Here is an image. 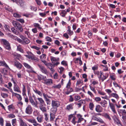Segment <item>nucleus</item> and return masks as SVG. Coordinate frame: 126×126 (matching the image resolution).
<instances>
[{"label":"nucleus","mask_w":126,"mask_h":126,"mask_svg":"<svg viewBox=\"0 0 126 126\" xmlns=\"http://www.w3.org/2000/svg\"><path fill=\"white\" fill-rule=\"evenodd\" d=\"M17 3H19L21 6L22 7L24 5V1L23 0H18Z\"/></svg>","instance_id":"c9c22d12"},{"label":"nucleus","mask_w":126,"mask_h":126,"mask_svg":"<svg viewBox=\"0 0 126 126\" xmlns=\"http://www.w3.org/2000/svg\"><path fill=\"white\" fill-rule=\"evenodd\" d=\"M38 66L40 68V70L43 73L45 74H47L48 73L47 71L46 68L42 65L38 64Z\"/></svg>","instance_id":"1a4fd4ad"},{"label":"nucleus","mask_w":126,"mask_h":126,"mask_svg":"<svg viewBox=\"0 0 126 126\" xmlns=\"http://www.w3.org/2000/svg\"><path fill=\"white\" fill-rule=\"evenodd\" d=\"M40 58L41 60H44L46 58V55L45 54H42L40 56Z\"/></svg>","instance_id":"09e8293b"},{"label":"nucleus","mask_w":126,"mask_h":126,"mask_svg":"<svg viewBox=\"0 0 126 126\" xmlns=\"http://www.w3.org/2000/svg\"><path fill=\"white\" fill-rule=\"evenodd\" d=\"M59 69L60 70V71L59 72V73L61 74L62 73L64 70V68L61 67L59 68Z\"/></svg>","instance_id":"774afa93"},{"label":"nucleus","mask_w":126,"mask_h":126,"mask_svg":"<svg viewBox=\"0 0 126 126\" xmlns=\"http://www.w3.org/2000/svg\"><path fill=\"white\" fill-rule=\"evenodd\" d=\"M89 87L91 90L94 93L96 94V91L95 90V87H93L91 85H89Z\"/></svg>","instance_id":"58836bf2"},{"label":"nucleus","mask_w":126,"mask_h":126,"mask_svg":"<svg viewBox=\"0 0 126 126\" xmlns=\"http://www.w3.org/2000/svg\"><path fill=\"white\" fill-rule=\"evenodd\" d=\"M68 30H67V32H68V34L70 35H71L73 33V31H71L70 29H71V27L69 26H68Z\"/></svg>","instance_id":"412c9836"},{"label":"nucleus","mask_w":126,"mask_h":126,"mask_svg":"<svg viewBox=\"0 0 126 126\" xmlns=\"http://www.w3.org/2000/svg\"><path fill=\"white\" fill-rule=\"evenodd\" d=\"M33 25L35 28H37L39 30H41L42 29L40 25L38 23H34L33 24Z\"/></svg>","instance_id":"c85d7f7f"},{"label":"nucleus","mask_w":126,"mask_h":126,"mask_svg":"<svg viewBox=\"0 0 126 126\" xmlns=\"http://www.w3.org/2000/svg\"><path fill=\"white\" fill-rule=\"evenodd\" d=\"M17 50L21 53H23L24 52L23 50L21 48V46L19 45L17 46Z\"/></svg>","instance_id":"f704fd0d"},{"label":"nucleus","mask_w":126,"mask_h":126,"mask_svg":"<svg viewBox=\"0 0 126 126\" xmlns=\"http://www.w3.org/2000/svg\"><path fill=\"white\" fill-rule=\"evenodd\" d=\"M94 100L96 102H99L100 101H101V98L100 97H97L95 98L94 99Z\"/></svg>","instance_id":"338daca9"},{"label":"nucleus","mask_w":126,"mask_h":126,"mask_svg":"<svg viewBox=\"0 0 126 126\" xmlns=\"http://www.w3.org/2000/svg\"><path fill=\"white\" fill-rule=\"evenodd\" d=\"M74 99L75 101H77L80 99V97L79 95H76L74 96Z\"/></svg>","instance_id":"3c124183"},{"label":"nucleus","mask_w":126,"mask_h":126,"mask_svg":"<svg viewBox=\"0 0 126 126\" xmlns=\"http://www.w3.org/2000/svg\"><path fill=\"white\" fill-rule=\"evenodd\" d=\"M61 85L60 84L57 85L54 84L52 87V88L53 89H59L61 88Z\"/></svg>","instance_id":"bb28decb"},{"label":"nucleus","mask_w":126,"mask_h":126,"mask_svg":"<svg viewBox=\"0 0 126 126\" xmlns=\"http://www.w3.org/2000/svg\"><path fill=\"white\" fill-rule=\"evenodd\" d=\"M100 104L102 107L106 108L107 106L108 103L106 100H102L100 102Z\"/></svg>","instance_id":"f3484780"},{"label":"nucleus","mask_w":126,"mask_h":126,"mask_svg":"<svg viewBox=\"0 0 126 126\" xmlns=\"http://www.w3.org/2000/svg\"><path fill=\"white\" fill-rule=\"evenodd\" d=\"M57 110V108L55 107H53L51 108V111L52 113H53L54 114H55L56 113Z\"/></svg>","instance_id":"e433bc0d"},{"label":"nucleus","mask_w":126,"mask_h":126,"mask_svg":"<svg viewBox=\"0 0 126 126\" xmlns=\"http://www.w3.org/2000/svg\"><path fill=\"white\" fill-rule=\"evenodd\" d=\"M1 42L3 44V45L4 47L8 50L11 49L10 45L9 42L4 39H2Z\"/></svg>","instance_id":"7ed1b4c3"},{"label":"nucleus","mask_w":126,"mask_h":126,"mask_svg":"<svg viewBox=\"0 0 126 126\" xmlns=\"http://www.w3.org/2000/svg\"><path fill=\"white\" fill-rule=\"evenodd\" d=\"M109 105L112 111L114 114H116L117 112L115 109V105L113 103L110 102V100L109 101Z\"/></svg>","instance_id":"9d476101"},{"label":"nucleus","mask_w":126,"mask_h":126,"mask_svg":"<svg viewBox=\"0 0 126 126\" xmlns=\"http://www.w3.org/2000/svg\"><path fill=\"white\" fill-rule=\"evenodd\" d=\"M11 30L12 32L16 35H18L19 34V33L14 28H12L11 29Z\"/></svg>","instance_id":"4c0bfd02"},{"label":"nucleus","mask_w":126,"mask_h":126,"mask_svg":"<svg viewBox=\"0 0 126 126\" xmlns=\"http://www.w3.org/2000/svg\"><path fill=\"white\" fill-rule=\"evenodd\" d=\"M4 120L1 117H0V125L1 126H3L4 125Z\"/></svg>","instance_id":"a18cd8bd"},{"label":"nucleus","mask_w":126,"mask_h":126,"mask_svg":"<svg viewBox=\"0 0 126 126\" xmlns=\"http://www.w3.org/2000/svg\"><path fill=\"white\" fill-rule=\"evenodd\" d=\"M73 104H70L67 106L66 109L68 110H71L73 109Z\"/></svg>","instance_id":"473e14b6"},{"label":"nucleus","mask_w":126,"mask_h":126,"mask_svg":"<svg viewBox=\"0 0 126 126\" xmlns=\"http://www.w3.org/2000/svg\"><path fill=\"white\" fill-rule=\"evenodd\" d=\"M54 115L55 114H53V113H50V120L51 121L53 120L55 118Z\"/></svg>","instance_id":"c03bdc74"},{"label":"nucleus","mask_w":126,"mask_h":126,"mask_svg":"<svg viewBox=\"0 0 126 126\" xmlns=\"http://www.w3.org/2000/svg\"><path fill=\"white\" fill-rule=\"evenodd\" d=\"M53 79H58L59 76L57 73H56L53 76Z\"/></svg>","instance_id":"052dcab7"},{"label":"nucleus","mask_w":126,"mask_h":126,"mask_svg":"<svg viewBox=\"0 0 126 126\" xmlns=\"http://www.w3.org/2000/svg\"><path fill=\"white\" fill-rule=\"evenodd\" d=\"M44 83L48 85H50L53 83V80L51 79H44Z\"/></svg>","instance_id":"f8f14e48"},{"label":"nucleus","mask_w":126,"mask_h":126,"mask_svg":"<svg viewBox=\"0 0 126 126\" xmlns=\"http://www.w3.org/2000/svg\"><path fill=\"white\" fill-rule=\"evenodd\" d=\"M87 94L92 98H93V97H94V95L93 94L91 91H88Z\"/></svg>","instance_id":"8fccbe9b"},{"label":"nucleus","mask_w":126,"mask_h":126,"mask_svg":"<svg viewBox=\"0 0 126 126\" xmlns=\"http://www.w3.org/2000/svg\"><path fill=\"white\" fill-rule=\"evenodd\" d=\"M76 117L75 116L73 117V119L71 121L72 123L74 124V125H75L77 123V121H76Z\"/></svg>","instance_id":"79ce46f5"},{"label":"nucleus","mask_w":126,"mask_h":126,"mask_svg":"<svg viewBox=\"0 0 126 126\" xmlns=\"http://www.w3.org/2000/svg\"><path fill=\"white\" fill-rule=\"evenodd\" d=\"M13 16L14 17H17L18 18L20 17L21 16V15H19L16 13H15L14 14Z\"/></svg>","instance_id":"680f3d73"},{"label":"nucleus","mask_w":126,"mask_h":126,"mask_svg":"<svg viewBox=\"0 0 126 126\" xmlns=\"http://www.w3.org/2000/svg\"><path fill=\"white\" fill-rule=\"evenodd\" d=\"M83 82V81L82 80L80 79H79L77 81L76 85L77 86H78L79 84L82 83Z\"/></svg>","instance_id":"5fc2aeb1"},{"label":"nucleus","mask_w":126,"mask_h":126,"mask_svg":"<svg viewBox=\"0 0 126 126\" xmlns=\"http://www.w3.org/2000/svg\"><path fill=\"white\" fill-rule=\"evenodd\" d=\"M71 79H69L66 84V88L64 90V93L67 95L69 94L73 91V89L71 87Z\"/></svg>","instance_id":"f257e3e1"},{"label":"nucleus","mask_w":126,"mask_h":126,"mask_svg":"<svg viewBox=\"0 0 126 126\" xmlns=\"http://www.w3.org/2000/svg\"><path fill=\"white\" fill-rule=\"evenodd\" d=\"M0 65L4 66L7 68L8 69H10L8 66L4 62L0 61Z\"/></svg>","instance_id":"4be33fe9"},{"label":"nucleus","mask_w":126,"mask_h":126,"mask_svg":"<svg viewBox=\"0 0 126 126\" xmlns=\"http://www.w3.org/2000/svg\"><path fill=\"white\" fill-rule=\"evenodd\" d=\"M94 104L92 103H90L89 104V108L91 110H93L94 107Z\"/></svg>","instance_id":"37998d69"},{"label":"nucleus","mask_w":126,"mask_h":126,"mask_svg":"<svg viewBox=\"0 0 126 126\" xmlns=\"http://www.w3.org/2000/svg\"><path fill=\"white\" fill-rule=\"evenodd\" d=\"M20 126H28L27 124L21 119H20Z\"/></svg>","instance_id":"393cba45"},{"label":"nucleus","mask_w":126,"mask_h":126,"mask_svg":"<svg viewBox=\"0 0 126 126\" xmlns=\"http://www.w3.org/2000/svg\"><path fill=\"white\" fill-rule=\"evenodd\" d=\"M103 116L106 118L108 119L109 120H110L111 119L109 115L107 113H105L103 114Z\"/></svg>","instance_id":"a19ab883"},{"label":"nucleus","mask_w":126,"mask_h":126,"mask_svg":"<svg viewBox=\"0 0 126 126\" xmlns=\"http://www.w3.org/2000/svg\"><path fill=\"white\" fill-rule=\"evenodd\" d=\"M15 39L17 41L19 42L20 43L23 44V41L22 40H21L19 38L17 37H16L15 38Z\"/></svg>","instance_id":"ea45409f"},{"label":"nucleus","mask_w":126,"mask_h":126,"mask_svg":"<svg viewBox=\"0 0 126 126\" xmlns=\"http://www.w3.org/2000/svg\"><path fill=\"white\" fill-rule=\"evenodd\" d=\"M1 95L2 97L4 98H5L8 96V94L4 93H1Z\"/></svg>","instance_id":"de8ad7c7"},{"label":"nucleus","mask_w":126,"mask_h":126,"mask_svg":"<svg viewBox=\"0 0 126 126\" xmlns=\"http://www.w3.org/2000/svg\"><path fill=\"white\" fill-rule=\"evenodd\" d=\"M27 121L33 124L34 126H41V125L38 123L34 119H28Z\"/></svg>","instance_id":"20e7f679"},{"label":"nucleus","mask_w":126,"mask_h":126,"mask_svg":"<svg viewBox=\"0 0 126 126\" xmlns=\"http://www.w3.org/2000/svg\"><path fill=\"white\" fill-rule=\"evenodd\" d=\"M96 121L99 122L101 124H105L104 121L102 119L100 118H98V119Z\"/></svg>","instance_id":"13d9d810"},{"label":"nucleus","mask_w":126,"mask_h":126,"mask_svg":"<svg viewBox=\"0 0 126 126\" xmlns=\"http://www.w3.org/2000/svg\"><path fill=\"white\" fill-rule=\"evenodd\" d=\"M119 113H121L125 115H126V111L125 110H118Z\"/></svg>","instance_id":"c756f323"},{"label":"nucleus","mask_w":126,"mask_h":126,"mask_svg":"<svg viewBox=\"0 0 126 126\" xmlns=\"http://www.w3.org/2000/svg\"><path fill=\"white\" fill-rule=\"evenodd\" d=\"M20 37L23 40V44L25 45V44H28L30 42V40L27 38L25 37L24 36L22 35H20Z\"/></svg>","instance_id":"6e6552de"},{"label":"nucleus","mask_w":126,"mask_h":126,"mask_svg":"<svg viewBox=\"0 0 126 126\" xmlns=\"http://www.w3.org/2000/svg\"><path fill=\"white\" fill-rule=\"evenodd\" d=\"M95 110L97 112H101L103 110V108L100 105H97L96 106Z\"/></svg>","instance_id":"4468645a"},{"label":"nucleus","mask_w":126,"mask_h":126,"mask_svg":"<svg viewBox=\"0 0 126 126\" xmlns=\"http://www.w3.org/2000/svg\"><path fill=\"white\" fill-rule=\"evenodd\" d=\"M61 64L64 66H67L68 65L67 62L65 61H63L61 63Z\"/></svg>","instance_id":"603ef678"},{"label":"nucleus","mask_w":126,"mask_h":126,"mask_svg":"<svg viewBox=\"0 0 126 126\" xmlns=\"http://www.w3.org/2000/svg\"><path fill=\"white\" fill-rule=\"evenodd\" d=\"M16 97L18 99L19 101H20L22 100V98L21 95L19 94H18Z\"/></svg>","instance_id":"6e6d98bb"},{"label":"nucleus","mask_w":126,"mask_h":126,"mask_svg":"<svg viewBox=\"0 0 126 126\" xmlns=\"http://www.w3.org/2000/svg\"><path fill=\"white\" fill-rule=\"evenodd\" d=\"M13 90L15 92L18 93L21 92L20 89L17 84L14 85Z\"/></svg>","instance_id":"dca6fc26"},{"label":"nucleus","mask_w":126,"mask_h":126,"mask_svg":"<svg viewBox=\"0 0 126 126\" xmlns=\"http://www.w3.org/2000/svg\"><path fill=\"white\" fill-rule=\"evenodd\" d=\"M35 93L40 96H42V94L41 92L39 91L35 88L33 89Z\"/></svg>","instance_id":"b1692460"},{"label":"nucleus","mask_w":126,"mask_h":126,"mask_svg":"<svg viewBox=\"0 0 126 126\" xmlns=\"http://www.w3.org/2000/svg\"><path fill=\"white\" fill-rule=\"evenodd\" d=\"M92 116L91 118L92 120L96 121L98 118L96 117L97 115H101V114L99 113H96L93 112L91 114Z\"/></svg>","instance_id":"9b49d317"},{"label":"nucleus","mask_w":126,"mask_h":126,"mask_svg":"<svg viewBox=\"0 0 126 126\" xmlns=\"http://www.w3.org/2000/svg\"><path fill=\"white\" fill-rule=\"evenodd\" d=\"M23 64L24 66L27 68L29 69L31 67V66L28 63H24Z\"/></svg>","instance_id":"bf43d9fd"},{"label":"nucleus","mask_w":126,"mask_h":126,"mask_svg":"<svg viewBox=\"0 0 126 126\" xmlns=\"http://www.w3.org/2000/svg\"><path fill=\"white\" fill-rule=\"evenodd\" d=\"M104 73L102 71H100V76H98V78L100 80H101L102 81L108 77V76H106L104 75Z\"/></svg>","instance_id":"ddd939ff"},{"label":"nucleus","mask_w":126,"mask_h":126,"mask_svg":"<svg viewBox=\"0 0 126 126\" xmlns=\"http://www.w3.org/2000/svg\"><path fill=\"white\" fill-rule=\"evenodd\" d=\"M29 99L30 102L32 106L35 107L37 108L38 107L37 101H36V103L35 102L31 96H29Z\"/></svg>","instance_id":"423d86ee"},{"label":"nucleus","mask_w":126,"mask_h":126,"mask_svg":"<svg viewBox=\"0 0 126 126\" xmlns=\"http://www.w3.org/2000/svg\"><path fill=\"white\" fill-rule=\"evenodd\" d=\"M37 99L40 103V105H43L45 104L44 101L42 98H37Z\"/></svg>","instance_id":"7c9ffc66"},{"label":"nucleus","mask_w":126,"mask_h":126,"mask_svg":"<svg viewBox=\"0 0 126 126\" xmlns=\"http://www.w3.org/2000/svg\"><path fill=\"white\" fill-rule=\"evenodd\" d=\"M114 122L118 126H122L120 121L116 117L113 119Z\"/></svg>","instance_id":"6ab92c4d"},{"label":"nucleus","mask_w":126,"mask_h":126,"mask_svg":"<svg viewBox=\"0 0 126 126\" xmlns=\"http://www.w3.org/2000/svg\"><path fill=\"white\" fill-rule=\"evenodd\" d=\"M38 122L39 123H41L43 121V117H42L38 116L36 118Z\"/></svg>","instance_id":"72a5a7b5"},{"label":"nucleus","mask_w":126,"mask_h":126,"mask_svg":"<svg viewBox=\"0 0 126 126\" xmlns=\"http://www.w3.org/2000/svg\"><path fill=\"white\" fill-rule=\"evenodd\" d=\"M11 81L13 83L14 85L17 84L16 83V80L15 79L12 78L11 79Z\"/></svg>","instance_id":"0e129e2a"},{"label":"nucleus","mask_w":126,"mask_h":126,"mask_svg":"<svg viewBox=\"0 0 126 126\" xmlns=\"http://www.w3.org/2000/svg\"><path fill=\"white\" fill-rule=\"evenodd\" d=\"M33 111L31 105H28L27 107L25 110V113L28 114H31Z\"/></svg>","instance_id":"39448f33"},{"label":"nucleus","mask_w":126,"mask_h":126,"mask_svg":"<svg viewBox=\"0 0 126 126\" xmlns=\"http://www.w3.org/2000/svg\"><path fill=\"white\" fill-rule=\"evenodd\" d=\"M51 105L53 107L57 108L60 105V102L58 101L55 100H52Z\"/></svg>","instance_id":"0eeeda50"},{"label":"nucleus","mask_w":126,"mask_h":126,"mask_svg":"<svg viewBox=\"0 0 126 126\" xmlns=\"http://www.w3.org/2000/svg\"><path fill=\"white\" fill-rule=\"evenodd\" d=\"M15 65L19 69H21L22 67V64L16 61L14 62Z\"/></svg>","instance_id":"a211bd4d"},{"label":"nucleus","mask_w":126,"mask_h":126,"mask_svg":"<svg viewBox=\"0 0 126 126\" xmlns=\"http://www.w3.org/2000/svg\"><path fill=\"white\" fill-rule=\"evenodd\" d=\"M45 104L43 105H40L39 106L40 109L43 112H45L47 111V109L45 107Z\"/></svg>","instance_id":"2eb2a0df"},{"label":"nucleus","mask_w":126,"mask_h":126,"mask_svg":"<svg viewBox=\"0 0 126 126\" xmlns=\"http://www.w3.org/2000/svg\"><path fill=\"white\" fill-rule=\"evenodd\" d=\"M28 55H24L27 58L30 59H31L33 61L37 62L38 61V59L34 56V55L30 51L27 52Z\"/></svg>","instance_id":"f03ea898"},{"label":"nucleus","mask_w":126,"mask_h":126,"mask_svg":"<svg viewBox=\"0 0 126 126\" xmlns=\"http://www.w3.org/2000/svg\"><path fill=\"white\" fill-rule=\"evenodd\" d=\"M28 69L29 70H27V71L29 73H32L36 74V73L34 71L33 69L31 66Z\"/></svg>","instance_id":"cd10ccee"},{"label":"nucleus","mask_w":126,"mask_h":126,"mask_svg":"<svg viewBox=\"0 0 126 126\" xmlns=\"http://www.w3.org/2000/svg\"><path fill=\"white\" fill-rule=\"evenodd\" d=\"M31 48L33 49H36L37 50H39L40 49V48L36 46H32L31 47Z\"/></svg>","instance_id":"69168bd1"},{"label":"nucleus","mask_w":126,"mask_h":126,"mask_svg":"<svg viewBox=\"0 0 126 126\" xmlns=\"http://www.w3.org/2000/svg\"><path fill=\"white\" fill-rule=\"evenodd\" d=\"M30 9L36 12L37 10L36 7L31 6L30 7Z\"/></svg>","instance_id":"864d4df0"},{"label":"nucleus","mask_w":126,"mask_h":126,"mask_svg":"<svg viewBox=\"0 0 126 126\" xmlns=\"http://www.w3.org/2000/svg\"><path fill=\"white\" fill-rule=\"evenodd\" d=\"M16 120L15 118L12 120V123L13 126H15L16 124Z\"/></svg>","instance_id":"49530a36"},{"label":"nucleus","mask_w":126,"mask_h":126,"mask_svg":"<svg viewBox=\"0 0 126 126\" xmlns=\"http://www.w3.org/2000/svg\"><path fill=\"white\" fill-rule=\"evenodd\" d=\"M111 96L117 99L119 98L118 95L116 93H112L111 94Z\"/></svg>","instance_id":"2f4dec72"},{"label":"nucleus","mask_w":126,"mask_h":126,"mask_svg":"<svg viewBox=\"0 0 126 126\" xmlns=\"http://www.w3.org/2000/svg\"><path fill=\"white\" fill-rule=\"evenodd\" d=\"M16 29L19 30L20 32H22L23 31V29L21 25L19 23H18L16 26L15 27Z\"/></svg>","instance_id":"aec40b11"},{"label":"nucleus","mask_w":126,"mask_h":126,"mask_svg":"<svg viewBox=\"0 0 126 126\" xmlns=\"http://www.w3.org/2000/svg\"><path fill=\"white\" fill-rule=\"evenodd\" d=\"M8 116L9 118H13L15 117V115L13 114H10L8 115Z\"/></svg>","instance_id":"e2e57ef3"},{"label":"nucleus","mask_w":126,"mask_h":126,"mask_svg":"<svg viewBox=\"0 0 126 126\" xmlns=\"http://www.w3.org/2000/svg\"><path fill=\"white\" fill-rule=\"evenodd\" d=\"M45 116V119L47 122L48 121V116L47 113H45L44 114Z\"/></svg>","instance_id":"4d7b16f0"},{"label":"nucleus","mask_w":126,"mask_h":126,"mask_svg":"<svg viewBox=\"0 0 126 126\" xmlns=\"http://www.w3.org/2000/svg\"><path fill=\"white\" fill-rule=\"evenodd\" d=\"M66 14V12L65 10H62L61 12L60 13V15L63 17H65Z\"/></svg>","instance_id":"a878e982"},{"label":"nucleus","mask_w":126,"mask_h":126,"mask_svg":"<svg viewBox=\"0 0 126 126\" xmlns=\"http://www.w3.org/2000/svg\"><path fill=\"white\" fill-rule=\"evenodd\" d=\"M0 71L3 74L6 75L8 71L5 68L0 69Z\"/></svg>","instance_id":"5701e85b"}]
</instances>
